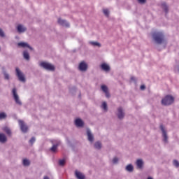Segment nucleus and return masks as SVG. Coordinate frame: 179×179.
<instances>
[{"instance_id": "1a4fd4ad", "label": "nucleus", "mask_w": 179, "mask_h": 179, "mask_svg": "<svg viewBox=\"0 0 179 179\" xmlns=\"http://www.w3.org/2000/svg\"><path fill=\"white\" fill-rule=\"evenodd\" d=\"M116 115L119 120H124L125 117V112H124V109L122 107L120 106L117 108V113Z\"/></svg>"}, {"instance_id": "6e6552de", "label": "nucleus", "mask_w": 179, "mask_h": 179, "mask_svg": "<svg viewBox=\"0 0 179 179\" xmlns=\"http://www.w3.org/2000/svg\"><path fill=\"white\" fill-rule=\"evenodd\" d=\"M16 76H17L20 82H26V78H24V75H23V73L19 69V68L15 69Z\"/></svg>"}, {"instance_id": "a211bd4d", "label": "nucleus", "mask_w": 179, "mask_h": 179, "mask_svg": "<svg viewBox=\"0 0 179 179\" xmlns=\"http://www.w3.org/2000/svg\"><path fill=\"white\" fill-rule=\"evenodd\" d=\"M17 30L18 33H24V31H26L27 30V28L23 27V25H22V24H19L17 27Z\"/></svg>"}, {"instance_id": "f704fd0d", "label": "nucleus", "mask_w": 179, "mask_h": 179, "mask_svg": "<svg viewBox=\"0 0 179 179\" xmlns=\"http://www.w3.org/2000/svg\"><path fill=\"white\" fill-rule=\"evenodd\" d=\"M137 1H138V3H140L141 5H145V3H146V0H137Z\"/></svg>"}, {"instance_id": "b1692460", "label": "nucleus", "mask_w": 179, "mask_h": 179, "mask_svg": "<svg viewBox=\"0 0 179 179\" xmlns=\"http://www.w3.org/2000/svg\"><path fill=\"white\" fill-rule=\"evenodd\" d=\"M101 146H102V144H101V142L100 141L95 142L94 145V148L97 149L98 150H100V149H101Z\"/></svg>"}, {"instance_id": "4c0bfd02", "label": "nucleus", "mask_w": 179, "mask_h": 179, "mask_svg": "<svg viewBox=\"0 0 179 179\" xmlns=\"http://www.w3.org/2000/svg\"><path fill=\"white\" fill-rule=\"evenodd\" d=\"M141 90H145V89H146V86H145V85H142L140 87Z\"/></svg>"}, {"instance_id": "9b49d317", "label": "nucleus", "mask_w": 179, "mask_h": 179, "mask_svg": "<svg viewBox=\"0 0 179 179\" xmlns=\"http://www.w3.org/2000/svg\"><path fill=\"white\" fill-rule=\"evenodd\" d=\"M78 69L81 72H86L87 71V64L85 61L81 62L78 65Z\"/></svg>"}, {"instance_id": "f3484780", "label": "nucleus", "mask_w": 179, "mask_h": 179, "mask_svg": "<svg viewBox=\"0 0 179 179\" xmlns=\"http://www.w3.org/2000/svg\"><path fill=\"white\" fill-rule=\"evenodd\" d=\"M100 68L102 69V71H104L105 72H110L111 68L107 63H102L100 65Z\"/></svg>"}, {"instance_id": "c9c22d12", "label": "nucleus", "mask_w": 179, "mask_h": 179, "mask_svg": "<svg viewBox=\"0 0 179 179\" xmlns=\"http://www.w3.org/2000/svg\"><path fill=\"white\" fill-rule=\"evenodd\" d=\"M0 37H5V32H3L1 28H0Z\"/></svg>"}, {"instance_id": "c85d7f7f", "label": "nucleus", "mask_w": 179, "mask_h": 179, "mask_svg": "<svg viewBox=\"0 0 179 179\" xmlns=\"http://www.w3.org/2000/svg\"><path fill=\"white\" fill-rule=\"evenodd\" d=\"M66 163V161L65 159H60L59 160V166H61L62 167H64Z\"/></svg>"}, {"instance_id": "393cba45", "label": "nucleus", "mask_w": 179, "mask_h": 179, "mask_svg": "<svg viewBox=\"0 0 179 179\" xmlns=\"http://www.w3.org/2000/svg\"><path fill=\"white\" fill-rule=\"evenodd\" d=\"M90 44L91 45H92L93 47H99V48H100V47H101V43H100L99 42L90 41Z\"/></svg>"}, {"instance_id": "bb28decb", "label": "nucleus", "mask_w": 179, "mask_h": 179, "mask_svg": "<svg viewBox=\"0 0 179 179\" xmlns=\"http://www.w3.org/2000/svg\"><path fill=\"white\" fill-rule=\"evenodd\" d=\"M22 164L25 167H28V166H30V161L27 159H24L22 161Z\"/></svg>"}, {"instance_id": "9d476101", "label": "nucleus", "mask_w": 179, "mask_h": 179, "mask_svg": "<svg viewBox=\"0 0 179 179\" xmlns=\"http://www.w3.org/2000/svg\"><path fill=\"white\" fill-rule=\"evenodd\" d=\"M101 89L103 93H105V96L107 99H110L111 97V94H110V92H108V87L106 85H102L101 86Z\"/></svg>"}, {"instance_id": "a19ab883", "label": "nucleus", "mask_w": 179, "mask_h": 179, "mask_svg": "<svg viewBox=\"0 0 179 179\" xmlns=\"http://www.w3.org/2000/svg\"><path fill=\"white\" fill-rule=\"evenodd\" d=\"M0 51H1V48H0Z\"/></svg>"}, {"instance_id": "cd10ccee", "label": "nucleus", "mask_w": 179, "mask_h": 179, "mask_svg": "<svg viewBox=\"0 0 179 179\" xmlns=\"http://www.w3.org/2000/svg\"><path fill=\"white\" fill-rule=\"evenodd\" d=\"M101 107L104 111H108V106H107V102H103Z\"/></svg>"}, {"instance_id": "72a5a7b5", "label": "nucleus", "mask_w": 179, "mask_h": 179, "mask_svg": "<svg viewBox=\"0 0 179 179\" xmlns=\"http://www.w3.org/2000/svg\"><path fill=\"white\" fill-rule=\"evenodd\" d=\"M3 75H4V79H6V80H9V74H8V73L6 72H4Z\"/></svg>"}, {"instance_id": "e433bc0d", "label": "nucleus", "mask_w": 179, "mask_h": 179, "mask_svg": "<svg viewBox=\"0 0 179 179\" xmlns=\"http://www.w3.org/2000/svg\"><path fill=\"white\" fill-rule=\"evenodd\" d=\"M113 163L114 164H117V163H118V158H117V157H114L113 159Z\"/></svg>"}, {"instance_id": "ddd939ff", "label": "nucleus", "mask_w": 179, "mask_h": 179, "mask_svg": "<svg viewBox=\"0 0 179 179\" xmlns=\"http://www.w3.org/2000/svg\"><path fill=\"white\" fill-rule=\"evenodd\" d=\"M161 8L165 12V16H167L169 12V6H167V3L166 2H162L161 3Z\"/></svg>"}, {"instance_id": "f257e3e1", "label": "nucleus", "mask_w": 179, "mask_h": 179, "mask_svg": "<svg viewBox=\"0 0 179 179\" xmlns=\"http://www.w3.org/2000/svg\"><path fill=\"white\" fill-rule=\"evenodd\" d=\"M152 38L155 44L162 45L166 43V36L164 33L159 31H155L151 34Z\"/></svg>"}, {"instance_id": "39448f33", "label": "nucleus", "mask_w": 179, "mask_h": 179, "mask_svg": "<svg viewBox=\"0 0 179 179\" xmlns=\"http://www.w3.org/2000/svg\"><path fill=\"white\" fill-rule=\"evenodd\" d=\"M51 143H52L53 145L50 148V152H52L53 153H56L58 149V146L61 145V141L58 140H53V141H51Z\"/></svg>"}, {"instance_id": "423d86ee", "label": "nucleus", "mask_w": 179, "mask_h": 179, "mask_svg": "<svg viewBox=\"0 0 179 179\" xmlns=\"http://www.w3.org/2000/svg\"><path fill=\"white\" fill-rule=\"evenodd\" d=\"M13 93V97L15 101V103L17 104L18 106H22V101L19 99V95H17V92L16 90V88H13L12 90Z\"/></svg>"}, {"instance_id": "a878e982", "label": "nucleus", "mask_w": 179, "mask_h": 179, "mask_svg": "<svg viewBox=\"0 0 179 179\" xmlns=\"http://www.w3.org/2000/svg\"><path fill=\"white\" fill-rule=\"evenodd\" d=\"M127 171H129V173H132L134 171V166L132 164H129L126 166Z\"/></svg>"}, {"instance_id": "ea45409f", "label": "nucleus", "mask_w": 179, "mask_h": 179, "mask_svg": "<svg viewBox=\"0 0 179 179\" xmlns=\"http://www.w3.org/2000/svg\"><path fill=\"white\" fill-rule=\"evenodd\" d=\"M43 179H50L48 176H44Z\"/></svg>"}, {"instance_id": "5701e85b", "label": "nucleus", "mask_w": 179, "mask_h": 179, "mask_svg": "<svg viewBox=\"0 0 179 179\" xmlns=\"http://www.w3.org/2000/svg\"><path fill=\"white\" fill-rule=\"evenodd\" d=\"M3 131L6 132V134L8 135V136H12V131H10V129L8 127H6L3 129Z\"/></svg>"}, {"instance_id": "aec40b11", "label": "nucleus", "mask_w": 179, "mask_h": 179, "mask_svg": "<svg viewBox=\"0 0 179 179\" xmlns=\"http://www.w3.org/2000/svg\"><path fill=\"white\" fill-rule=\"evenodd\" d=\"M75 175L78 179H85V175L82 174V173H80V171H76Z\"/></svg>"}, {"instance_id": "4468645a", "label": "nucleus", "mask_w": 179, "mask_h": 179, "mask_svg": "<svg viewBox=\"0 0 179 179\" xmlns=\"http://www.w3.org/2000/svg\"><path fill=\"white\" fill-rule=\"evenodd\" d=\"M87 136L88 138L89 142H92L94 141V136L92 134V131H90V129H87Z\"/></svg>"}, {"instance_id": "f03ea898", "label": "nucleus", "mask_w": 179, "mask_h": 179, "mask_svg": "<svg viewBox=\"0 0 179 179\" xmlns=\"http://www.w3.org/2000/svg\"><path fill=\"white\" fill-rule=\"evenodd\" d=\"M174 96L173 95H166L161 101V103L162 106H171V104L174 103Z\"/></svg>"}, {"instance_id": "20e7f679", "label": "nucleus", "mask_w": 179, "mask_h": 179, "mask_svg": "<svg viewBox=\"0 0 179 179\" xmlns=\"http://www.w3.org/2000/svg\"><path fill=\"white\" fill-rule=\"evenodd\" d=\"M159 129L162 132L163 141L165 143H167V142H169V136H167V130H166L163 124H160Z\"/></svg>"}, {"instance_id": "2f4dec72", "label": "nucleus", "mask_w": 179, "mask_h": 179, "mask_svg": "<svg viewBox=\"0 0 179 179\" xmlns=\"http://www.w3.org/2000/svg\"><path fill=\"white\" fill-rule=\"evenodd\" d=\"M34 142H36V137L31 138V139L29 140V143L31 145H33V143H34Z\"/></svg>"}, {"instance_id": "6ab92c4d", "label": "nucleus", "mask_w": 179, "mask_h": 179, "mask_svg": "<svg viewBox=\"0 0 179 179\" xmlns=\"http://www.w3.org/2000/svg\"><path fill=\"white\" fill-rule=\"evenodd\" d=\"M136 166H137V169H143V160L137 159Z\"/></svg>"}, {"instance_id": "c756f323", "label": "nucleus", "mask_w": 179, "mask_h": 179, "mask_svg": "<svg viewBox=\"0 0 179 179\" xmlns=\"http://www.w3.org/2000/svg\"><path fill=\"white\" fill-rule=\"evenodd\" d=\"M6 117H7L6 113H5L4 112L0 113V120H5Z\"/></svg>"}, {"instance_id": "f8f14e48", "label": "nucleus", "mask_w": 179, "mask_h": 179, "mask_svg": "<svg viewBox=\"0 0 179 179\" xmlns=\"http://www.w3.org/2000/svg\"><path fill=\"white\" fill-rule=\"evenodd\" d=\"M74 124L77 128H83L85 127V122L79 117L75 120Z\"/></svg>"}, {"instance_id": "58836bf2", "label": "nucleus", "mask_w": 179, "mask_h": 179, "mask_svg": "<svg viewBox=\"0 0 179 179\" xmlns=\"http://www.w3.org/2000/svg\"><path fill=\"white\" fill-rule=\"evenodd\" d=\"M131 80L135 82L136 80L135 79V77L132 76L131 77Z\"/></svg>"}, {"instance_id": "2eb2a0df", "label": "nucleus", "mask_w": 179, "mask_h": 179, "mask_svg": "<svg viewBox=\"0 0 179 179\" xmlns=\"http://www.w3.org/2000/svg\"><path fill=\"white\" fill-rule=\"evenodd\" d=\"M57 23L60 24V26H62L63 27H69V23H68V22H66V20H65L59 18L57 20Z\"/></svg>"}, {"instance_id": "473e14b6", "label": "nucleus", "mask_w": 179, "mask_h": 179, "mask_svg": "<svg viewBox=\"0 0 179 179\" xmlns=\"http://www.w3.org/2000/svg\"><path fill=\"white\" fill-rule=\"evenodd\" d=\"M173 165L175 166V167L178 168L179 167V162L178 161H177L176 159L173 160Z\"/></svg>"}, {"instance_id": "4be33fe9", "label": "nucleus", "mask_w": 179, "mask_h": 179, "mask_svg": "<svg viewBox=\"0 0 179 179\" xmlns=\"http://www.w3.org/2000/svg\"><path fill=\"white\" fill-rule=\"evenodd\" d=\"M8 141V138H6V136L4 134L0 133V142L1 143H5Z\"/></svg>"}, {"instance_id": "7c9ffc66", "label": "nucleus", "mask_w": 179, "mask_h": 179, "mask_svg": "<svg viewBox=\"0 0 179 179\" xmlns=\"http://www.w3.org/2000/svg\"><path fill=\"white\" fill-rule=\"evenodd\" d=\"M103 14L105 15V16H106L107 17H108V16H110V11H108V9H103Z\"/></svg>"}, {"instance_id": "7ed1b4c3", "label": "nucleus", "mask_w": 179, "mask_h": 179, "mask_svg": "<svg viewBox=\"0 0 179 179\" xmlns=\"http://www.w3.org/2000/svg\"><path fill=\"white\" fill-rule=\"evenodd\" d=\"M40 66L43 68V69H45L46 71H50L51 72H54V71H55V66L47 62H41L40 63Z\"/></svg>"}, {"instance_id": "dca6fc26", "label": "nucleus", "mask_w": 179, "mask_h": 179, "mask_svg": "<svg viewBox=\"0 0 179 179\" xmlns=\"http://www.w3.org/2000/svg\"><path fill=\"white\" fill-rule=\"evenodd\" d=\"M18 47H22V48H29L31 51H33V48H31V46H30V45H29L27 43L25 42H21V43H18L17 44Z\"/></svg>"}, {"instance_id": "0eeeda50", "label": "nucleus", "mask_w": 179, "mask_h": 179, "mask_svg": "<svg viewBox=\"0 0 179 179\" xmlns=\"http://www.w3.org/2000/svg\"><path fill=\"white\" fill-rule=\"evenodd\" d=\"M18 123L20 127V129H21L22 132H23L24 134H26L27 132V131H29V127H27V124H26L24 121H23L22 120H19Z\"/></svg>"}, {"instance_id": "412c9836", "label": "nucleus", "mask_w": 179, "mask_h": 179, "mask_svg": "<svg viewBox=\"0 0 179 179\" xmlns=\"http://www.w3.org/2000/svg\"><path fill=\"white\" fill-rule=\"evenodd\" d=\"M23 57L26 59V61H30V54L27 50L23 51Z\"/></svg>"}]
</instances>
